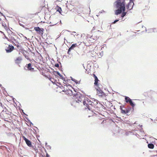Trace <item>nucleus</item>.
Wrapping results in <instances>:
<instances>
[{
    "mask_svg": "<svg viewBox=\"0 0 157 157\" xmlns=\"http://www.w3.org/2000/svg\"><path fill=\"white\" fill-rule=\"evenodd\" d=\"M125 101L127 103H129L130 105L133 108L135 105L132 101L131 99L128 97H125Z\"/></svg>",
    "mask_w": 157,
    "mask_h": 157,
    "instance_id": "nucleus-4",
    "label": "nucleus"
},
{
    "mask_svg": "<svg viewBox=\"0 0 157 157\" xmlns=\"http://www.w3.org/2000/svg\"><path fill=\"white\" fill-rule=\"evenodd\" d=\"M68 86H71V85H69Z\"/></svg>",
    "mask_w": 157,
    "mask_h": 157,
    "instance_id": "nucleus-29",
    "label": "nucleus"
},
{
    "mask_svg": "<svg viewBox=\"0 0 157 157\" xmlns=\"http://www.w3.org/2000/svg\"><path fill=\"white\" fill-rule=\"evenodd\" d=\"M46 157H50V155L47 153L46 154Z\"/></svg>",
    "mask_w": 157,
    "mask_h": 157,
    "instance_id": "nucleus-26",
    "label": "nucleus"
},
{
    "mask_svg": "<svg viewBox=\"0 0 157 157\" xmlns=\"http://www.w3.org/2000/svg\"><path fill=\"white\" fill-rule=\"evenodd\" d=\"M115 3L116 8L117 9L115 11V14L117 15L125 10V1L124 0H117Z\"/></svg>",
    "mask_w": 157,
    "mask_h": 157,
    "instance_id": "nucleus-2",
    "label": "nucleus"
},
{
    "mask_svg": "<svg viewBox=\"0 0 157 157\" xmlns=\"http://www.w3.org/2000/svg\"><path fill=\"white\" fill-rule=\"evenodd\" d=\"M72 80L76 83H78V81L75 79H72Z\"/></svg>",
    "mask_w": 157,
    "mask_h": 157,
    "instance_id": "nucleus-20",
    "label": "nucleus"
},
{
    "mask_svg": "<svg viewBox=\"0 0 157 157\" xmlns=\"http://www.w3.org/2000/svg\"><path fill=\"white\" fill-rule=\"evenodd\" d=\"M2 25L7 30L8 29L7 25L5 24L4 22H2Z\"/></svg>",
    "mask_w": 157,
    "mask_h": 157,
    "instance_id": "nucleus-16",
    "label": "nucleus"
},
{
    "mask_svg": "<svg viewBox=\"0 0 157 157\" xmlns=\"http://www.w3.org/2000/svg\"><path fill=\"white\" fill-rule=\"evenodd\" d=\"M2 103L1 102H0V105L1 106H2Z\"/></svg>",
    "mask_w": 157,
    "mask_h": 157,
    "instance_id": "nucleus-28",
    "label": "nucleus"
},
{
    "mask_svg": "<svg viewBox=\"0 0 157 157\" xmlns=\"http://www.w3.org/2000/svg\"><path fill=\"white\" fill-rule=\"evenodd\" d=\"M60 87L62 91L65 92L66 91V90H67L66 88L67 87V86L65 85L64 87L62 86H61V87Z\"/></svg>",
    "mask_w": 157,
    "mask_h": 157,
    "instance_id": "nucleus-15",
    "label": "nucleus"
},
{
    "mask_svg": "<svg viewBox=\"0 0 157 157\" xmlns=\"http://www.w3.org/2000/svg\"><path fill=\"white\" fill-rule=\"evenodd\" d=\"M55 67H59V64H58V63H56V64H55Z\"/></svg>",
    "mask_w": 157,
    "mask_h": 157,
    "instance_id": "nucleus-24",
    "label": "nucleus"
},
{
    "mask_svg": "<svg viewBox=\"0 0 157 157\" xmlns=\"http://www.w3.org/2000/svg\"><path fill=\"white\" fill-rule=\"evenodd\" d=\"M120 109L121 110V113L123 114L128 113L130 111L129 109H126V110L123 109L122 106H120Z\"/></svg>",
    "mask_w": 157,
    "mask_h": 157,
    "instance_id": "nucleus-8",
    "label": "nucleus"
},
{
    "mask_svg": "<svg viewBox=\"0 0 157 157\" xmlns=\"http://www.w3.org/2000/svg\"><path fill=\"white\" fill-rule=\"evenodd\" d=\"M93 76L94 77V79H95V82L94 83V84L96 86H98V81H99V80L98 79L97 77L94 74H93Z\"/></svg>",
    "mask_w": 157,
    "mask_h": 157,
    "instance_id": "nucleus-10",
    "label": "nucleus"
},
{
    "mask_svg": "<svg viewBox=\"0 0 157 157\" xmlns=\"http://www.w3.org/2000/svg\"><path fill=\"white\" fill-rule=\"evenodd\" d=\"M151 31L152 32H156V30L155 29H151Z\"/></svg>",
    "mask_w": 157,
    "mask_h": 157,
    "instance_id": "nucleus-23",
    "label": "nucleus"
},
{
    "mask_svg": "<svg viewBox=\"0 0 157 157\" xmlns=\"http://www.w3.org/2000/svg\"><path fill=\"white\" fill-rule=\"evenodd\" d=\"M53 83L54 82V79L52 78H50L49 79Z\"/></svg>",
    "mask_w": 157,
    "mask_h": 157,
    "instance_id": "nucleus-22",
    "label": "nucleus"
},
{
    "mask_svg": "<svg viewBox=\"0 0 157 157\" xmlns=\"http://www.w3.org/2000/svg\"><path fill=\"white\" fill-rule=\"evenodd\" d=\"M78 45L76 43L74 44H72L71 46L69 48L67 53L68 54L70 55V51L71 50L73 49L74 48L76 47H78Z\"/></svg>",
    "mask_w": 157,
    "mask_h": 157,
    "instance_id": "nucleus-7",
    "label": "nucleus"
},
{
    "mask_svg": "<svg viewBox=\"0 0 157 157\" xmlns=\"http://www.w3.org/2000/svg\"><path fill=\"white\" fill-rule=\"evenodd\" d=\"M5 121H7V122H9V120H11L10 119H9L8 118H5Z\"/></svg>",
    "mask_w": 157,
    "mask_h": 157,
    "instance_id": "nucleus-21",
    "label": "nucleus"
},
{
    "mask_svg": "<svg viewBox=\"0 0 157 157\" xmlns=\"http://www.w3.org/2000/svg\"><path fill=\"white\" fill-rule=\"evenodd\" d=\"M97 94L99 96L101 97H105V94L101 90L97 89Z\"/></svg>",
    "mask_w": 157,
    "mask_h": 157,
    "instance_id": "nucleus-5",
    "label": "nucleus"
},
{
    "mask_svg": "<svg viewBox=\"0 0 157 157\" xmlns=\"http://www.w3.org/2000/svg\"><path fill=\"white\" fill-rule=\"evenodd\" d=\"M126 12H124V11H123V13H122L121 17H123L124 16H125L126 15Z\"/></svg>",
    "mask_w": 157,
    "mask_h": 157,
    "instance_id": "nucleus-18",
    "label": "nucleus"
},
{
    "mask_svg": "<svg viewBox=\"0 0 157 157\" xmlns=\"http://www.w3.org/2000/svg\"><path fill=\"white\" fill-rule=\"evenodd\" d=\"M27 67L29 70L33 71L34 70V68L31 67L32 64L31 63H29L27 64Z\"/></svg>",
    "mask_w": 157,
    "mask_h": 157,
    "instance_id": "nucleus-13",
    "label": "nucleus"
},
{
    "mask_svg": "<svg viewBox=\"0 0 157 157\" xmlns=\"http://www.w3.org/2000/svg\"><path fill=\"white\" fill-rule=\"evenodd\" d=\"M56 10L57 11L59 12L61 14V11L62 10L61 7H59L58 6H57L56 7Z\"/></svg>",
    "mask_w": 157,
    "mask_h": 157,
    "instance_id": "nucleus-14",
    "label": "nucleus"
},
{
    "mask_svg": "<svg viewBox=\"0 0 157 157\" xmlns=\"http://www.w3.org/2000/svg\"><path fill=\"white\" fill-rule=\"evenodd\" d=\"M13 48L14 47L13 46L9 45L7 49H6V50L7 52H10L13 51Z\"/></svg>",
    "mask_w": 157,
    "mask_h": 157,
    "instance_id": "nucleus-11",
    "label": "nucleus"
},
{
    "mask_svg": "<svg viewBox=\"0 0 157 157\" xmlns=\"http://www.w3.org/2000/svg\"><path fill=\"white\" fill-rule=\"evenodd\" d=\"M22 138H23V140L25 141L26 144L29 147H31L32 146L31 143L29 140L27 139L26 137H25V136H22Z\"/></svg>",
    "mask_w": 157,
    "mask_h": 157,
    "instance_id": "nucleus-6",
    "label": "nucleus"
},
{
    "mask_svg": "<svg viewBox=\"0 0 157 157\" xmlns=\"http://www.w3.org/2000/svg\"><path fill=\"white\" fill-rule=\"evenodd\" d=\"M22 60V58L21 57H17L16 59L15 60V61L16 63H19Z\"/></svg>",
    "mask_w": 157,
    "mask_h": 157,
    "instance_id": "nucleus-12",
    "label": "nucleus"
},
{
    "mask_svg": "<svg viewBox=\"0 0 157 157\" xmlns=\"http://www.w3.org/2000/svg\"><path fill=\"white\" fill-rule=\"evenodd\" d=\"M5 38H6V39H7L8 40H9V39L6 37L5 36Z\"/></svg>",
    "mask_w": 157,
    "mask_h": 157,
    "instance_id": "nucleus-27",
    "label": "nucleus"
},
{
    "mask_svg": "<svg viewBox=\"0 0 157 157\" xmlns=\"http://www.w3.org/2000/svg\"><path fill=\"white\" fill-rule=\"evenodd\" d=\"M65 92H66V94H68L70 96L75 95V94H73L72 91L69 89H67V90H66V91H65Z\"/></svg>",
    "mask_w": 157,
    "mask_h": 157,
    "instance_id": "nucleus-9",
    "label": "nucleus"
},
{
    "mask_svg": "<svg viewBox=\"0 0 157 157\" xmlns=\"http://www.w3.org/2000/svg\"><path fill=\"white\" fill-rule=\"evenodd\" d=\"M104 120L102 121V120L101 119H99L98 120V123H100L101 124H102L104 122Z\"/></svg>",
    "mask_w": 157,
    "mask_h": 157,
    "instance_id": "nucleus-19",
    "label": "nucleus"
},
{
    "mask_svg": "<svg viewBox=\"0 0 157 157\" xmlns=\"http://www.w3.org/2000/svg\"><path fill=\"white\" fill-rule=\"evenodd\" d=\"M75 101L78 103L82 102V101L85 109H88L90 110L94 107V103L92 101L87 98L85 99V98L82 96H79L78 98H77L75 99Z\"/></svg>",
    "mask_w": 157,
    "mask_h": 157,
    "instance_id": "nucleus-1",
    "label": "nucleus"
},
{
    "mask_svg": "<svg viewBox=\"0 0 157 157\" xmlns=\"http://www.w3.org/2000/svg\"><path fill=\"white\" fill-rule=\"evenodd\" d=\"M148 148L151 149H153L154 147V145L153 144H149L148 145Z\"/></svg>",
    "mask_w": 157,
    "mask_h": 157,
    "instance_id": "nucleus-17",
    "label": "nucleus"
},
{
    "mask_svg": "<svg viewBox=\"0 0 157 157\" xmlns=\"http://www.w3.org/2000/svg\"><path fill=\"white\" fill-rule=\"evenodd\" d=\"M118 21H119V20H115V21H114V22H113V23L115 24V23L116 22H117Z\"/></svg>",
    "mask_w": 157,
    "mask_h": 157,
    "instance_id": "nucleus-25",
    "label": "nucleus"
},
{
    "mask_svg": "<svg viewBox=\"0 0 157 157\" xmlns=\"http://www.w3.org/2000/svg\"><path fill=\"white\" fill-rule=\"evenodd\" d=\"M34 29L39 34L42 35L43 34L44 29L43 28H40L38 27H34Z\"/></svg>",
    "mask_w": 157,
    "mask_h": 157,
    "instance_id": "nucleus-3",
    "label": "nucleus"
}]
</instances>
